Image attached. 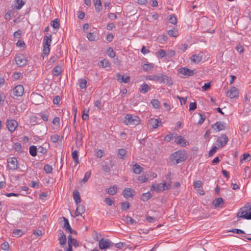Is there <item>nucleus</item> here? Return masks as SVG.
I'll use <instances>...</instances> for the list:
<instances>
[{
	"mask_svg": "<svg viewBox=\"0 0 251 251\" xmlns=\"http://www.w3.org/2000/svg\"><path fill=\"white\" fill-rule=\"evenodd\" d=\"M186 159V154L184 151H178L173 153L170 156V161L175 165L183 162Z\"/></svg>",
	"mask_w": 251,
	"mask_h": 251,
	"instance_id": "obj_1",
	"label": "nucleus"
},
{
	"mask_svg": "<svg viewBox=\"0 0 251 251\" xmlns=\"http://www.w3.org/2000/svg\"><path fill=\"white\" fill-rule=\"evenodd\" d=\"M140 118L135 115L127 114L125 118L124 123L126 125L135 126L140 124Z\"/></svg>",
	"mask_w": 251,
	"mask_h": 251,
	"instance_id": "obj_2",
	"label": "nucleus"
},
{
	"mask_svg": "<svg viewBox=\"0 0 251 251\" xmlns=\"http://www.w3.org/2000/svg\"><path fill=\"white\" fill-rule=\"evenodd\" d=\"M248 206L245 204L240 209L239 212L237 214L238 218H243L247 220L251 219V212H249Z\"/></svg>",
	"mask_w": 251,
	"mask_h": 251,
	"instance_id": "obj_3",
	"label": "nucleus"
},
{
	"mask_svg": "<svg viewBox=\"0 0 251 251\" xmlns=\"http://www.w3.org/2000/svg\"><path fill=\"white\" fill-rule=\"evenodd\" d=\"M114 245V243L110 240L102 238L99 241V248L101 250L108 249Z\"/></svg>",
	"mask_w": 251,
	"mask_h": 251,
	"instance_id": "obj_4",
	"label": "nucleus"
},
{
	"mask_svg": "<svg viewBox=\"0 0 251 251\" xmlns=\"http://www.w3.org/2000/svg\"><path fill=\"white\" fill-rule=\"evenodd\" d=\"M30 99L32 102L36 105H39L44 101L43 97L37 93H32L30 96Z\"/></svg>",
	"mask_w": 251,
	"mask_h": 251,
	"instance_id": "obj_5",
	"label": "nucleus"
},
{
	"mask_svg": "<svg viewBox=\"0 0 251 251\" xmlns=\"http://www.w3.org/2000/svg\"><path fill=\"white\" fill-rule=\"evenodd\" d=\"M15 61L19 67H22L26 64L27 59L24 54H21L16 56Z\"/></svg>",
	"mask_w": 251,
	"mask_h": 251,
	"instance_id": "obj_6",
	"label": "nucleus"
},
{
	"mask_svg": "<svg viewBox=\"0 0 251 251\" xmlns=\"http://www.w3.org/2000/svg\"><path fill=\"white\" fill-rule=\"evenodd\" d=\"M228 141V137L225 134H222L219 136L216 141L219 148H223Z\"/></svg>",
	"mask_w": 251,
	"mask_h": 251,
	"instance_id": "obj_7",
	"label": "nucleus"
},
{
	"mask_svg": "<svg viewBox=\"0 0 251 251\" xmlns=\"http://www.w3.org/2000/svg\"><path fill=\"white\" fill-rule=\"evenodd\" d=\"M9 168L12 170H17L18 168V161L15 157H11L7 159Z\"/></svg>",
	"mask_w": 251,
	"mask_h": 251,
	"instance_id": "obj_8",
	"label": "nucleus"
},
{
	"mask_svg": "<svg viewBox=\"0 0 251 251\" xmlns=\"http://www.w3.org/2000/svg\"><path fill=\"white\" fill-rule=\"evenodd\" d=\"M159 78V83H164L169 86H171L173 84L172 79L166 75L160 74Z\"/></svg>",
	"mask_w": 251,
	"mask_h": 251,
	"instance_id": "obj_9",
	"label": "nucleus"
},
{
	"mask_svg": "<svg viewBox=\"0 0 251 251\" xmlns=\"http://www.w3.org/2000/svg\"><path fill=\"white\" fill-rule=\"evenodd\" d=\"M6 126L9 131L11 132H13L18 126V123L14 120H9L6 122Z\"/></svg>",
	"mask_w": 251,
	"mask_h": 251,
	"instance_id": "obj_10",
	"label": "nucleus"
},
{
	"mask_svg": "<svg viewBox=\"0 0 251 251\" xmlns=\"http://www.w3.org/2000/svg\"><path fill=\"white\" fill-rule=\"evenodd\" d=\"M179 73L185 77L193 76L195 73V70H190L186 67H183L179 69Z\"/></svg>",
	"mask_w": 251,
	"mask_h": 251,
	"instance_id": "obj_11",
	"label": "nucleus"
},
{
	"mask_svg": "<svg viewBox=\"0 0 251 251\" xmlns=\"http://www.w3.org/2000/svg\"><path fill=\"white\" fill-rule=\"evenodd\" d=\"M151 188L157 192L163 191L165 190H168V187L166 186L164 182L160 183L158 184H153L151 185Z\"/></svg>",
	"mask_w": 251,
	"mask_h": 251,
	"instance_id": "obj_12",
	"label": "nucleus"
},
{
	"mask_svg": "<svg viewBox=\"0 0 251 251\" xmlns=\"http://www.w3.org/2000/svg\"><path fill=\"white\" fill-rule=\"evenodd\" d=\"M226 95L231 99L238 97L239 92L238 89L235 87H232L230 90L227 92Z\"/></svg>",
	"mask_w": 251,
	"mask_h": 251,
	"instance_id": "obj_13",
	"label": "nucleus"
},
{
	"mask_svg": "<svg viewBox=\"0 0 251 251\" xmlns=\"http://www.w3.org/2000/svg\"><path fill=\"white\" fill-rule=\"evenodd\" d=\"M212 128L219 131L223 130L226 128V124L223 122H217L214 125H212Z\"/></svg>",
	"mask_w": 251,
	"mask_h": 251,
	"instance_id": "obj_14",
	"label": "nucleus"
},
{
	"mask_svg": "<svg viewBox=\"0 0 251 251\" xmlns=\"http://www.w3.org/2000/svg\"><path fill=\"white\" fill-rule=\"evenodd\" d=\"M175 142L182 147H185L189 144L188 142L182 136H177L175 139Z\"/></svg>",
	"mask_w": 251,
	"mask_h": 251,
	"instance_id": "obj_15",
	"label": "nucleus"
},
{
	"mask_svg": "<svg viewBox=\"0 0 251 251\" xmlns=\"http://www.w3.org/2000/svg\"><path fill=\"white\" fill-rule=\"evenodd\" d=\"M135 191L129 188H126L124 189L123 192L124 197L128 199L129 198H133L134 196Z\"/></svg>",
	"mask_w": 251,
	"mask_h": 251,
	"instance_id": "obj_16",
	"label": "nucleus"
},
{
	"mask_svg": "<svg viewBox=\"0 0 251 251\" xmlns=\"http://www.w3.org/2000/svg\"><path fill=\"white\" fill-rule=\"evenodd\" d=\"M24 89L22 85H18L13 89V93L16 96H21L23 94Z\"/></svg>",
	"mask_w": 251,
	"mask_h": 251,
	"instance_id": "obj_17",
	"label": "nucleus"
},
{
	"mask_svg": "<svg viewBox=\"0 0 251 251\" xmlns=\"http://www.w3.org/2000/svg\"><path fill=\"white\" fill-rule=\"evenodd\" d=\"M116 76L118 81H119L120 83H128L130 81V78L129 76H125L118 73L116 74Z\"/></svg>",
	"mask_w": 251,
	"mask_h": 251,
	"instance_id": "obj_18",
	"label": "nucleus"
},
{
	"mask_svg": "<svg viewBox=\"0 0 251 251\" xmlns=\"http://www.w3.org/2000/svg\"><path fill=\"white\" fill-rule=\"evenodd\" d=\"M85 211V206L82 204L78 205L75 212V217L81 215Z\"/></svg>",
	"mask_w": 251,
	"mask_h": 251,
	"instance_id": "obj_19",
	"label": "nucleus"
},
{
	"mask_svg": "<svg viewBox=\"0 0 251 251\" xmlns=\"http://www.w3.org/2000/svg\"><path fill=\"white\" fill-rule=\"evenodd\" d=\"M151 90L150 86L147 83H144L142 85H140V88H139V91L143 94H145L147 92L150 91Z\"/></svg>",
	"mask_w": 251,
	"mask_h": 251,
	"instance_id": "obj_20",
	"label": "nucleus"
},
{
	"mask_svg": "<svg viewBox=\"0 0 251 251\" xmlns=\"http://www.w3.org/2000/svg\"><path fill=\"white\" fill-rule=\"evenodd\" d=\"M159 123H161L157 119H151L149 121L148 124L152 128H156L159 126Z\"/></svg>",
	"mask_w": 251,
	"mask_h": 251,
	"instance_id": "obj_21",
	"label": "nucleus"
},
{
	"mask_svg": "<svg viewBox=\"0 0 251 251\" xmlns=\"http://www.w3.org/2000/svg\"><path fill=\"white\" fill-rule=\"evenodd\" d=\"M51 42V35L50 34H48V35H46L44 37L43 44V46H50V43Z\"/></svg>",
	"mask_w": 251,
	"mask_h": 251,
	"instance_id": "obj_22",
	"label": "nucleus"
},
{
	"mask_svg": "<svg viewBox=\"0 0 251 251\" xmlns=\"http://www.w3.org/2000/svg\"><path fill=\"white\" fill-rule=\"evenodd\" d=\"M68 247H72V245H74L75 247L78 246V243L77 241L75 239L73 238L71 235L68 236Z\"/></svg>",
	"mask_w": 251,
	"mask_h": 251,
	"instance_id": "obj_23",
	"label": "nucleus"
},
{
	"mask_svg": "<svg viewBox=\"0 0 251 251\" xmlns=\"http://www.w3.org/2000/svg\"><path fill=\"white\" fill-rule=\"evenodd\" d=\"M63 219L64 222V227L66 228V230L70 233H73V230L71 228L68 219L65 217H63Z\"/></svg>",
	"mask_w": 251,
	"mask_h": 251,
	"instance_id": "obj_24",
	"label": "nucleus"
},
{
	"mask_svg": "<svg viewBox=\"0 0 251 251\" xmlns=\"http://www.w3.org/2000/svg\"><path fill=\"white\" fill-rule=\"evenodd\" d=\"M60 236L59 237V244L62 246L65 245L66 243V237L65 234L61 230L59 232Z\"/></svg>",
	"mask_w": 251,
	"mask_h": 251,
	"instance_id": "obj_25",
	"label": "nucleus"
},
{
	"mask_svg": "<svg viewBox=\"0 0 251 251\" xmlns=\"http://www.w3.org/2000/svg\"><path fill=\"white\" fill-rule=\"evenodd\" d=\"M202 59V55L201 54H194L191 57V62L195 63H198L200 62Z\"/></svg>",
	"mask_w": 251,
	"mask_h": 251,
	"instance_id": "obj_26",
	"label": "nucleus"
},
{
	"mask_svg": "<svg viewBox=\"0 0 251 251\" xmlns=\"http://www.w3.org/2000/svg\"><path fill=\"white\" fill-rule=\"evenodd\" d=\"M73 198L76 204L79 203L81 201L80 194L77 190H75L73 192Z\"/></svg>",
	"mask_w": 251,
	"mask_h": 251,
	"instance_id": "obj_27",
	"label": "nucleus"
},
{
	"mask_svg": "<svg viewBox=\"0 0 251 251\" xmlns=\"http://www.w3.org/2000/svg\"><path fill=\"white\" fill-rule=\"evenodd\" d=\"M94 4L97 12H99L102 10L101 2L100 0H93Z\"/></svg>",
	"mask_w": 251,
	"mask_h": 251,
	"instance_id": "obj_28",
	"label": "nucleus"
},
{
	"mask_svg": "<svg viewBox=\"0 0 251 251\" xmlns=\"http://www.w3.org/2000/svg\"><path fill=\"white\" fill-rule=\"evenodd\" d=\"M160 74L154 75H148L146 76L147 80H153L159 83Z\"/></svg>",
	"mask_w": 251,
	"mask_h": 251,
	"instance_id": "obj_29",
	"label": "nucleus"
},
{
	"mask_svg": "<svg viewBox=\"0 0 251 251\" xmlns=\"http://www.w3.org/2000/svg\"><path fill=\"white\" fill-rule=\"evenodd\" d=\"M106 191L111 195H114L117 193V186L114 185L112 187L109 188L106 190Z\"/></svg>",
	"mask_w": 251,
	"mask_h": 251,
	"instance_id": "obj_30",
	"label": "nucleus"
},
{
	"mask_svg": "<svg viewBox=\"0 0 251 251\" xmlns=\"http://www.w3.org/2000/svg\"><path fill=\"white\" fill-rule=\"evenodd\" d=\"M62 73V68L59 66H56L52 70V74L55 76H58L60 75Z\"/></svg>",
	"mask_w": 251,
	"mask_h": 251,
	"instance_id": "obj_31",
	"label": "nucleus"
},
{
	"mask_svg": "<svg viewBox=\"0 0 251 251\" xmlns=\"http://www.w3.org/2000/svg\"><path fill=\"white\" fill-rule=\"evenodd\" d=\"M143 168L138 164H135L133 166V172L136 174H139L143 170Z\"/></svg>",
	"mask_w": 251,
	"mask_h": 251,
	"instance_id": "obj_32",
	"label": "nucleus"
},
{
	"mask_svg": "<svg viewBox=\"0 0 251 251\" xmlns=\"http://www.w3.org/2000/svg\"><path fill=\"white\" fill-rule=\"evenodd\" d=\"M166 186L168 187V189H170L171 187V174H168L166 176L165 181L164 182Z\"/></svg>",
	"mask_w": 251,
	"mask_h": 251,
	"instance_id": "obj_33",
	"label": "nucleus"
},
{
	"mask_svg": "<svg viewBox=\"0 0 251 251\" xmlns=\"http://www.w3.org/2000/svg\"><path fill=\"white\" fill-rule=\"evenodd\" d=\"M24 4L25 2L22 0H16L14 1V7L17 9H20Z\"/></svg>",
	"mask_w": 251,
	"mask_h": 251,
	"instance_id": "obj_34",
	"label": "nucleus"
},
{
	"mask_svg": "<svg viewBox=\"0 0 251 251\" xmlns=\"http://www.w3.org/2000/svg\"><path fill=\"white\" fill-rule=\"evenodd\" d=\"M50 25L55 29H58L60 26L59 20L58 19H55L51 21Z\"/></svg>",
	"mask_w": 251,
	"mask_h": 251,
	"instance_id": "obj_35",
	"label": "nucleus"
},
{
	"mask_svg": "<svg viewBox=\"0 0 251 251\" xmlns=\"http://www.w3.org/2000/svg\"><path fill=\"white\" fill-rule=\"evenodd\" d=\"M87 83V80L84 78H81L78 80L79 86L81 89L86 88Z\"/></svg>",
	"mask_w": 251,
	"mask_h": 251,
	"instance_id": "obj_36",
	"label": "nucleus"
},
{
	"mask_svg": "<svg viewBox=\"0 0 251 251\" xmlns=\"http://www.w3.org/2000/svg\"><path fill=\"white\" fill-rule=\"evenodd\" d=\"M29 153L32 156H35L37 155V149L35 146H31L29 147Z\"/></svg>",
	"mask_w": 251,
	"mask_h": 251,
	"instance_id": "obj_37",
	"label": "nucleus"
},
{
	"mask_svg": "<svg viewBox=\"0 0 251 251\" xmlns=\"http://www.w3.org/2000/svg\"><path fill=\"white\" fill-rule=\"evenodd\" d=\"M99 66L102 68H106L110 66V63L108 60L103 59L100 62Z\"/></svg>",
	"mask_w": 251,
	"mask_h": 251,
	"instance_id": "obj_38",
	"label": "nucleus"
},
{
	"mask_svg": "<svg viewBox=\"0 0 251 251\" xmlns=\"http://www.w3.org/2000/svg\"><path fill=\"white\" fill-rule=\"evenodd\" d=\"M75 140L76 146H80L82 145V136L81 134L77 133Z\"/></svg>",
	"mask_w": 251,
	"mask_h": 251,
	"instance_id": "obj_39",
	"label": "nucleus"
},
{
	"mask_svg": "<svg viewBox=\"0 0 251 251\" xmlns=\"http://www.w3.org/2000/svg\"><path fill=\"white\" fill-rule=\"evenodd\" d=\"M224 203V201L222 198H218L216 199L213 202V204L215 207H218L220 206L221 204Z\"/></svg>",
	"mask_w": 251,
	"mask_h": 251,
	"instance_id": "obj_40",
	"label": "nucleus"
},
{
	"mask_svg": "<svg viewBox=\"0 0 251 251\" xmlns=\"http://www.w3.org/2000/svg\"><path fill=\"white\" fill-rule=\"evenodd\" d=\"M72 157L74 161L76 163H79V160H78V152L77 151H75L72 152Z\"/></svg>",
	"mask_w": 251,
	"mask_h": 251,
	"instance_id": "obj_41",
	"label": "nucleus"
},
{
	"mask_svg": "<svg viewBox=\"0 0 251 251\" xmlns=\"http://www.w3.org/2000/svg\"><path fill=\"white\" fill-rule=\"evenodd\" d=\"M126 153V151L124 149H121L118 150V157L121 158H124Z\"/></svg>",
	"mask_w": 251,
	"mask_h": 251,
	"instance_id": "obj_42",
	"label": "nucleus"
},
{
	"mask_svg": "<svg viewBox=\"0 0 251 251\" xmlns=\"http://www.w3.org/2000/svg\"><path fill=\"white\" fill-rule=\"evenodd\" d=\"M153 67V64L152 63L145 64L143 66V69L147 72L150 71Z\"/></svg>",
	"mask_w": 251,
	"mask_h": 251,
	"instance_id": "obj_43",
	"label": "nucleus"
},
{
	"mask_svg": "<svg viewBox=\"0 0 251 251\" xmlns=\"http://www.w3.org/2000/svg\"><path fill=\"white\" fill-rule=\"evenodd\" d=\"M89 109H84L83 111L82 118L83 120L86 121L89 118Z\"/></svg>",
	"mask_w": 251,
	"mask_h": 251,
	"instance_id": "obj_44",
	"label": "nucleus"
},
{
	"mask_svg": "<svg viewBox=\"0 0 251 251\" xmlns=\"http://www.w3.org/2000/svg\"><path fill=\"white\" fill-rule=\"evenodd\" d=\"M151 197V195L150 193L148 192L144 193L141 196V199L143 201H147Z\"/></svg>",
	"mask_w": 251,
	"mask_h": 251,
	"instance_id": "obj_45",
	"label": "nucleus"
},
{
	"mask_svg": "<svg viewBox=\"0 0 251 251\" xmlns=\"http://www.w3.org/2000/svg\"><path fill=\"white\" fill-rule=\"evenodd\" d=\"M168 33L169 36L173 37H176L178 35L177 30L175 29L169 30Z\"/></svg>",
	"mask_w": 251,
	"mask_h": 251,
	"instance_id": "obj_46",
	"label": "nucleus"
},
{
	"mask_svg": "<svg viewBox=\"0 0 251 251\" xmlns=\"http://www.w3.org/2000/svg\"><path fill=\"white\" fill-rule=\"evenodd\" d=\"M168 20L169 22L173 25H175L177 22L176 18L174 14L170 15Z\"/></svg>",
	"mask_w": 251,
	"mask_h": 251,
	"instance_id": "obj_47",
	"label": "nucleus"
},
{
	"mask_svg": "<svg viewBox=\"0 0 251 251\" xmlns=\"http://www.w3.org/2000/svg\"><path fill=\"white\" fill-rule=\"evenodd\" d=\"M151 103L153 107L155 108H158L160 106V102L158 100L153 99L151 100Z\"/></svg>",
	"mask_w": 251,
	"mask_h": 251,
	"instance_id": "obj_48",
	"label": "nucleus"
},
{
	"mask_svg": "<svg viewBox=\"0 0 251 251\" xmlns=\"http://www.w3.org/2000/svg\"><path fill=\"white\" fill-rule=\"evenodd\" d=\"M87 38L90 41H94L96 40V35L92 32H89L87 35Z\"/></svg>",
	"mask_w": 251,
	"mask_h": 251,
	"instance_id": "obj_49",
	"label": "nucleus"
},
{
	"mask_svg": "<svg viewBox=\"0 0 251 251\" xmlns=\"http://www.w3.org/2000/svg\"><path fill=\"white\" fill-rule=\"evenodd\" d=\"M124 220L127 224H133V223H136L134 220L129 216H126Z\"/></svg>",
	"mask_w": 251,
	"mask_h": 251,
	"instance_id": "obj_50",
	"label": "nucleus"
},
{
	"mask_svg": "<svg viewBox=\"0 0 251 251\" xmlns=\"http://www.w3.org/2000/svg\"><path fill=\"white\" fill-rule=\"evenodd\" d=\"M107 54L109 57L111 58H113L115 56V53L111 48H109L107 50Z\"/></svg>",
	"mask_w": 251,
	"mask_h": 251,
	"instance_id": "obj_51",
	"label": "nucleus"
},
{
	"mask_svg": "<svg viewBox=\"0 0 251 251\" xmlns=\"http://www.w3.org/2000/svg\"><path fill=\"white\" fill-rule=\"evenodd\" d=\"M122 210H126L129 207V203L128 201L123 202L121 203Z\"/></svg>",
	"mask_w": 251,
	"mask_h": 251,
	"instance_id": "obj_52",
	"label": "nucleus"
},
{
	"mask_svg": "<svg viewBox=\"0 0 251 251\" xmlns=\"http://www.w3.org/2000/svg\"><path fill=\"white\" fill-rule=\"evenodd\" d=\"M44 169L45 171L46 172V173H47V174L50 173L52 170V167L49 164L45 165L44 166Z\"/></svg>",
	"mask_w": 251,
	"mask_h": 251,
	"instance_id": "obj_53",
	"label": "nucleus"
},
{
	"mask_svg": "<svg viewBox=\"0 0 251 251\" xmlns=\"http://www.w3.org/2000/svg\"><path fill=\"white\" fill-rule=\"evenodd\" d=\"M91 174V173L90 171H88V172H86L85 174L84 177L83 178L82 181L83 182H87L88 181V179L89 178V177H90Z\"/></svg>",
	"mask_w": 251,
	"mask_h": 251,
	"instance_id": "obj_54",
	"label": "nucleus"
},
{
	"mask_svg": "<svg viewBox=\"0 0 251 251\" xmlns=\"http://www.w3.org/2000/svg\"><path fill=\"white\" fill-rule=\"evenodd\" d=\"M13 12L12 10H8L5 14L4 17L6 20H10L11 17L13 16Z\"/></svg>",
	"mask_w": 251,
	"mask_h": 251,
	"instance_id": "obj_55",
	"label": "nucleus"
},
{
	"mask_svg": "<svg viewBox=\"0 0 251 251\" xmlns=\"http://www.w3.org/2000/svg\"><path fill=\"white\" fill-rule=\"evenodd\" d=\"M44 49L43 50V54L48 55L50 52V47L49 46H43Z\"/></svg>",
	"mask_w": 251,
	"mask_h": 251,
	"instance_id": "obj_56",
	"label": "nucleus"
},
{
	"mask_svg": "<svg viewBox=\"0 0 251 251\" xmlns=\"http://www.w3.org/2000/svg\"><path fill=\"white\" fill-rule=\"evenodd\" d=\"M59 138V136L57 134H53L50 137V140L53 143H56L58 141Z\"/></svg>",
	"mask_w": 251,
	"mask_h": 251,
	"instance_id": "obj_57",
	"label": "nucleus"
},
{
	"mask_svg": "<svg viewBox=\"0 0 251 251\" xmlns=\"http://www.w3.org/2000/svg\"><path fill=\"white\" fill-rule=\"evenodd\" d=\"M13 233L17 236H21L23 234V232L21 229H15L13 230Z\"/></svg>",
	"mask_w": 251,
	"mask_h": 251,
	"instance_id": "obj_58",
	"label": "nucleus"
},
{
	"mask_svg": "<svg viewBox=\"0 0 251 251\" xmlns=\"http://www.w3.org/2000/svg\"><path fill=\"white\" fill-rule=\"evenodd\" d=\"M157 55L163 58L166 55V51L163 50H159L157 52Z\"/></svg>",
	"mask_w": 251,
	"mask_h": 251,
	"instance_id": "obj_59",
	"label": "nucleus"
},
{
	"mask_svg": "<svg viewBox=\"0 0 251 251\" xmlns=\"http://www.w3.org/2000/svg\"><path fill=\"white\" fill-rule=\"evenodd\" d=\"M104 201L108 205H112L114 203V201L110 198H105Z\"/></svg>",
	"mask_w": 251,
	"mask_h": 251,
	"instance_id": "obj_60",
	"label": "nucleus"
},
{
	"mask_svg": "<svg viewBox=\"0 0 251 251\" xmlns=\"http://www.w3.org/2000/svg\"><path fill=\"white\" fill-rule=\"evenodd\" d=\"M93 236H94V239L97 241H99L100 240V236H101V235L100 234H99L97 232H96V231H94L93 232Z\"/></svg>",
	"mask_w": 251,
	"mask_h": 251,
	"instance_id": "obj_61",
	"label": "nucleus"
},
{
	"mask_svg": "<svg viewBox=\"0 0 251 251\" xmlns=\"http://www.w3.org/2000/svg\"><path fill=\"white\" fill-rule=\"evenodd\" d=\"M37 151L39 152V153H41L42 154H45L47 152V149L42 147V146H40L38 149H37Z\"/></svg>",
	"mask_w": 251,
	"mask_h": 251,
	"instance_id": "obj_62",
	"label": "nucleus"
},
{
	"mask_svg": "<svg viewBox=\"0 0 251 251\" xmlns=\"http://www.w3.org/2000/svg\"><path fill=\"white\" fill-rule=\"evenodd\" d=\"M218 148L216 146H214L209 151V156L213 155L217 151Z\"/></svg>",
	"mask_w": 251,
	"mask_h": 251,
	"instance_id": "obj_63",
	"label": "nucleus"
},
{
	"mask_svg": "<svg viewBox=\"0 0 251 251\" xmlns=\"http://www.w3.org/2000/svg\"><path fill=\"white\" fill-rule=\"evenodd\" d=\"M210 83H205L204 85L202 87V90L203 91H206L210 88Z\"/></svg>",
	"mask_w": 251,
	"mask_h": 251,
	"instance_id": "obj_64",
	"label": "nucleus"
}]
</instances>
